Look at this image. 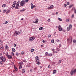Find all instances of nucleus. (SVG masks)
I'll use <instances>...</instances> for the list:
<instances>
[{
	"mask_svg": "<svg viewBox=\"0 0 76 76\" xmlns=\"http://www.w3.org/2000/svg\"><path fill=\"white\" fill-rule=\"evenodd\" d=\"M70 74H71V75H73V74H74V73H75L74 72V71H73L72 70L71 71V72H70Z\"/></svg>",
	"mask_w": 76,
	"mask_h": 76,
	"instance_id": "nucleus-12",
	"label": "nucleus"
},
{
	"mask_svg": "<svg viewBox=\"0 0 76 76\" xmlns=\"http://www.w3.org/2000/svg\"><path fill=\"white\" fill-rule=\"evenodd\" d=\"M13 3H14V4H17V3H16V1H14L13 2Z\"/></svg>",
	"mask_w": 76,
	"mask_h": 76,
	"instance_id": "nucleus-46",
	"label": "nucleus"
},
{
	"mask_svg": "<svg viewBox=\"0 0 76 76\" xmlns=\"http://www.w3.org/2000/svg\"><path fill=\"white\" fill-rule=\"evenodd\" d=\"M51 9V8L50 7H48L47 8V9L48 10V9Z\"/></svg>",
	"mask_w": 76,
	"mask_h": 76,
	"instance_id": "nucleus-38",
	"label": "nucleus"
},
{
	"mask_svg": "<svg viewBox=\"0 0 76 76\" xmlns=\"http://www.w3.org/2000/svg\"><path fill=\"white\" fill-rule=\"evenodd\" d=\"M57 73V70H54L53 72V74H55V73Z\"/></svg>",
	"mask_w": 76,
	"mask_h": 76,
	"instance_id": "nucleus-13",
	"label": "nucleus"
},
{
	"mask_svg": "<svg viewBox=\"0 0 76 76\" xmlns=\"http://www.w3.org/2000/svg\"><path fill=\"white\" fill-rule=\"evenodd\" d=\"M8 57L9 59H11L12 58V56L10 55H9L8 56Z\"/></svg>",
	"mask_w": 76,
	"mask_h": 76,
	"instance_id": "nucleus-10",
	"label": "nucleus"
},
{
	"mask_svg": "<svg viewBox=\"0 0 76 76\" xmlns=\"http://www.w3.org/2000/svg\"><path fill=\"white\" fill-rule=\"evenodd\" d=\"M72 25H70L69 26V27H68L67 28L66 30L68 31H69L71 29H72Z\"/></svg>",
	"mask_w": 76,
	"mask_h": 76,
	"instance_id": "nucleus-3",
	"label": "nucleus"
},
{
	"mask_svg": "<svg viewBox=\"0 0 76 76\" xmlns=\"http://www.w3.org/2000/svg\"><path fill=\"white\" fill-rule=\"evenodd\" d=\"M50 7L51 8H53V7H54V6L53 5H50Z\"/></svg>",
	"mask_w": 76,
	"mask_h": 76,
	"instance_id": "nucleus-39",
	"label": "nucleus"
},
{
	"mask_svg": "<svg viewBox=\"0 0 76 76\" xmlns=\"http://www.w3.org/2000/svg\"><path fill=\"white\" fill-rule=\"evenodd\" d=\"M10 10H9L7 11L6 12L7 14H8V13H10Z\"/></svg>",
	"mask_w": 76,
	"mask_h": 76,
	"instance_id": "nucleus-16",
	"label": "nucleus"
},
{
	"mask_svg": "<svg viewBox=\"0 0 76 76\" xmlns=\"http://www.w3.org/2000/svg\"><path fill=\"white\" fill-rule=\"evenodd\" d=\"M72 10H76L75 9V7H73L72 8Z\"/></svg>",
	"mask_w": 76,
	"mask_h": 76,
	"instance_id": "nucleus-43",
	"label": "nucleus"
},
{
	"mask_svg": "<svg viewBox=\"0 0 76 76\" xmlns=\"http://www.w3.org/2000/svg\"><path fill=\"white\" fill-rule=\"evenodd\" d=\"M16 56H19V54H18V53H17L16 54Z\"/></svg>",
	"mask_w": 76,
	"mask_h": 76,
	"instance_id": "nucleus-53",
	"label": "nucleus"
},
{
	"mask_svg": "<svg viewBox=\"0 0 76 76\" xmlns=\"http://www.w3.org/2000/svg\"><path fill=\"white\" fill-rule=\"evenodd\" d=\"M66 6H67V4H64V7H66Z\"/></svg>",
	"mask_w": 76,
	"mask_h": 76,
	"instance_id": "nucleus-55",
	"label": "nucleus"
},
{
	"mask_svg": "<svg viewBox=\"0 0 76 76\" xmlns=\"http://www.w3.org/2000/svg\"><path fill=\"white\" fill-rule=\"evenodd\" d=\"M26 60H23V62H26Z\"/></svg>",
	"mask_w": 76,
	"mask_h": 76,
	"instance_id": "nucleus-49",
	"label": "nucleus"
},
{
	"mask_svg": "<svg viewBox=\"0 0 76 76\" xmlns=\"http://www.w3.org/2000/svg\"><path fill=\"white\" fill-rule=\"evenodd\" d=\"M5 48L6 50H8L9 49V47L7 46V45H6V46H5Z\"/></svg>",
	"mask_w": 76,
	"mask_h": 76,
	"instance_id": "nucleus-19",
	"label": "nucleus"
},
{
	"mask_svg": "<svg viewBox=\"0 0 76 76\" xmlns=\"http://www.w3.org/2000/svg\"><path fill=\"white\" fill-rule=\"evenodd\" d=\"M72 6H73V5H71L69 7V8L70 9V8H71Z\"/></svg>",
	"mask_w": 76,
	"mask_h": 76,
	"instance_id": "nucleus-37",
	"label": "nucleus"
},
{
	"mask_svg": "<svg viewBox=\"0 0 76 76\" xmlns=\"http://www.w3.org/2000/svg\"><path fill=\"white\" fill-rule=\"evenodd\" d=\"M38 20L37 19L35 22L34 21L33 22V23H38Z\"/></svg>",
	"mask_w": 76,
	"mask_h": 76,
	"instance_id": "nucleus-14",
	"label": "nucleus"
},
{
	"mask_svg": "<svg viewBox=\"0 0 76 76\" xmlns=\"http://www.w3.org/2000/svg\"><path fill=\"white\" fill-rule=\"evenodd\" d=\"M56 42H60V40H59L58 39H57L56 40Z\"/></svg>",
	"mask_w": 76,
	"mask_h": 76,
	"instance_id": "nucleus-47",
	"label": "nucleus"
},
{
	"mask_svg": "<svg viewBox=\"0 0 76 76\" xmlns=\"http://www.w3.org/2000/svg\"><path fill=\"white\" fill-rule=\"evenodd\" d=\"M67 41L69 43H72V37H69V38L67 39Z\"/></svg>",
	"mask_w": 76,
	"mask_h": 76,
	"instance_id": "nucleus-2",
	"label": "nucleus"
},
{
	"mask_svg": "<svg viewBox=\"0 0 76 76\" xmlns=\"http://www.w3.org/2000/svg\"><path fill=\"white\" fill-rule=\"evenodd\" d=\"M75 13H76V10H75Z\"/></svg>",
	"mask_w": 76,
	"mask_h": 76,
	"instance_id": "nucleus-64",
	"label": "nucleus"
},
{
	"mask_svg": "<svg viewBox=\"0 0 76 76\" xmlns=\"http://www.w3.org/2000/svg\"><path fill=\"white\" fill-rule=\"evenodd\" d=\"M25 2L23 1H21V3L20 4V6H23V5H25Z\"/></svg>",
	"mask_w": 76,
	"mask_h": 76,
	"instance_id": "nucleus-4",
	"label": "nucleus"
},
{
	"mask_svg": "<svg viewBox=\"0 0 76 76\" xmlns=\"http://www.w3.org/2000/svg\"><path fill=\"white\" fill-rule=\"evenodd\" d=\"M58 28L59 31H62V28H61L60 25H59Z\"/></svg>",
	"mask_w": 76,
	"mask_h": 76,
	"instance_id": "nucleus-5",
	"label": "nucleus"
},
{
	"mask_svg": "<svg viewBox=\"0 0 76 76\" xmlns=\"http://www.w3.org/2000/svg\"><path fill=\"white\" fill-rule=\"evenodd\" d=\"M43 29V27H41L39 28V30L40 31H41V30H42Z\"/></svg>",
	"mask_w": 76,
	"mask_h": 76,
	"instance_id": "nucleus-24",
	"label": "nucleus"
},
{
	"mask_svg": "<svg viewBox=\"0 0 76 76\" xmlns=\"http://www.w3.org/2000/svg\"><path fill=\"white\" fill-rule=\"evenodd\" d=\"M66 22H69V20L68 19H66Z\"/></svg>",
	"mask_w": 76,
	"mask_h": 76,
	"instance_id": "nucleus-40",
	"label": "nucleus"
},
{
	"mask_svg": "<svg viewBox=\"0 0 76 76\" xmlns=\"http://www.w3.org/2000/svg\"><path fill=\"white\" fill-rule=\"evenodd\" d=\"M14 36H16V37L17 36V34H16L15 33L14 34Z\"/></svg>",
	"mask_w": 76,
	"mask_h": 76,
	"instance_id": "nucleus-45",
	"label": "nucleus"
},
{
	"mask_svg": "<svg viewBox=\"0 0 76 76\" xmlns=\"http://www.w3.org/2000/svg\"><path fill=\"white\" fill-rule=\"evenodd\" d=\"M6 58L4 56H1L0 57V60L1 61H0V64H2L3 63H4L6 61Z\"/></svg>",
	"mask_w": 76,
	"mask_h": 76,
	"instance_id": "nucleus-1",
	"label": "nucleus"
},
{
	"mask_svg": "<svg viewBox=\"0 0 76 76\" xmlns=\"http://www.w3.org/2000/svg\"><path fill=\"white\" fill-rule=\"evenodd\" d=\"M39 58V57L38 56H37L35 57V60H38Z\"/></svg>",
	"mask_w": 76,
	"mask_h": 76,
	"instance_id": "nucleus-21",
	"label": "nucleus"
},
{
	"mask_svg": "<svg viewBox=\"0 0 76 76\" xmlns=\"http://www.w3.org/2000/svg\"><path fill=\"white\" fill-rule=\"evenodd\" d=\"M73 72H74V73H76V69H75L73 71Z\"/></svg>",
	"mask_w": 76,
	"mask_h": 76,
	"instance_id": "nucleus-41",
	"label": "nucleus"
},
{
	"mask_svg": "<svg viewBox=\"0 0 76 76\" xmlns=\"http://www.w3.org/2000/svg\"><path fill=\"white\" fill-rule=\"evenodd\" d=\"M12 7H15V4H13L12 5Z\"/></svg>",
	"mask_w": 76,
	"mask_h": 76,
	"instance_id": "nucleus-58",
	"label": "nucleus"
},
{
	"mask_svg": "<svg viewBox=\"0 0 76 76\" xmlns=\"http://www.w3.org/2000/svg\"><path fill=\"white\" fill-rule=\"evenodd\" d=\"M73 42L74 43H76V40L74 39L73 40Z\"/></svg>",
	"mask_w": 76,
	"mask_h": 76,
	"instance_id": "nucleus-36",
	"label": "nucleus"
},
{
	"mask_svg": "<svg viewBox=\"0 0 76 76\" xmlns=\"http://www.w3.org/2000/svg\"><path fill=\"white\" fill-rule=\"evenodd\" d=\"M35 37H31L29 39V41H32L34 39H35Z\"/></svg>",
	"mask_w": 76,
	"mask_h": 76,
	"instance_id": "nucleus-6",
	"label": "nucleus"
},
{
	"mask_svg": "<svg viewBox=\"0 0 76 76\" xmlns=\"http://www.w3.org/2000/svg\"><path fill=\"white\" fill-rule=\"evenodd\" d=\"M15 54H14V53L13 52H12L11 53V56H13Z\"/></svg>",
	"mask_w": 76,
	"mask_h": 76,
	"instance_id": "nucleus-18",
	"label": "nucleus"
},
{
	"mask_svg": "<svg viewBox=\"0 0 76 76\" xmlns=\"http://www.w3.org/2000/svg\"><path fill=\"white\" fill-rule=\"evenodd\" d=\"M52 56H53V54H52L51 53H50L48 55V56H50V57H51Z\"/></svg>",
	"mask_w": 76,
	"mask_h": 76,
	"instance_id": "nucleus-26",
	"label": "nucleus"
},
{
	"mask_svg": "<svg viewBox=\"0 0 76 76\" xmlns=\"http://www.w3.org/2000/svg\"><path fill=\"white\" fill-rule=\"evenodd\" d=\"M45 56H48L49 54L48 53V52H46L45 53Z\"/></svg>",
	"mask_w": 76,
	"mask_h": 76,
	"instance_id": "nucleus-22",
	"label": "nucleus"
},
{
	"mask_svg": "<svg viewBox=\"0 0 76 76\" xmlns=\"http://www.w3.org/2000/svg\"><path fill=\"white\" fill-rule=\"evenodd\" d=\"M22 68V65L20 64L19 66V69H20Z\"/></svg>",
	"mask_w": 76,
	"mask_h": 76,
	"instance_id": "nucleus-15",
	"label": "nucleus"
},
{
	"mask_svg": "<svg viewBox=\"0 0 76 76\" xmlns=\"http://www.w3.org/2000/svg\"><path fill=\"white\" fill-rule=\"evenodd\" d=\"M69 2H67L66 3V4H67V5H69Z\"/></svg>",
	"mask_w": 76,
	"mask_h": 76,
	"instance_id": "nucleus-52",
	"label": "nucleus"
},
{
	"mask_svg": "<svg viewBox=\"0 0 76 76\" xmlns=\"http://www.w3.org/2000/svg\"><path fill=\"white\" fill-rule=\"evenodd\" d=\"M60 49L59 48H56V50L57 51H60Z\"/></svg>",
	"mask_w": 76,
	"mask_h": 76,
	"instance_id": "nucleus-25",
	"label": "nucleus"
},
{
	"mask_svg": "<svg viewBox=\"0 0 76 76\" xmlns=\"http://www.w3.org/2000/svg\"><path fill=\"white\" fill-rule=\"evenodd\" d=\"M6 4H4L2 5V7H6Z\"/></svg>",
	"mask_w": 76,
	"mask_h": 76,
	"instance_id": "nucleus-27",
	"label": "nucleus"
},
{
	"mask_svg": "<svg viewBox=\"0 0 76 76\" xmlns=\"http://www.w3.org/2000/svg\"><path fill=\"white\" fill-rule=\"evenodd\" d=\"M19 64H23V62L21 61L19 63Z\"/></svg>",
	"mask_w": 76,
	"mask_h": 76,
	"instance_id": "nucleus-30",
	"label": "nucleus"
},
{
	"mask_svg": "<svg viewBox=\"0 0 76 76\" xmlns=\"http://www.w3.org/2000/svg\"><path fill=\"white\" fill-rule=\"evenodd\" d=\"M52 51H54V49H52Z\"/></svg>",
	"mask_w": 76,
	"mask_h": 76,
	"instance_id": "nucleus-63",
	"label": "nucleus"
},
{
	"mask_svg": "<svg viewBox=\"0 0 76 76\" xmlns=\"http://www.w3.org/2000/svg\"><path fill=\"white\" fill-rule=\"evenodd\" d=\"M51 37V35H48V38H50V37Z\"/></svg>",
	"mask_w": 76,
	"mask_h": 76,
	"instance_id": "nucleus-51",
	"label": "nucleus"
},
{
	"mask_svg": "<svg viewBox=\"0 0 76 76\" xmlns=\"http://www.w3.org/2000/svg\"><path fill=\"white\" fill-rule=\"evenodd\" d=\"M36 61L37 62V64H39L40 63H39V59H37L36 60Z\"/></svg>",
	"mask_w": 76,
	"mask_h": 76,
	"instance_id": "nucleus-9",
	"label": "nucleus"
},
{
	"mask_svg": "<svg viewBox=\"0 0 76 76\" xmlns=\"http://www.w3.org/2000/svg\"><path fill=\"white\" fill-rule=\"evenodd\" d=\"M25 10H26V9L22 10L20 11V12H23V11H25Z\"/></svg>",
	"mask_w": 76,
	"mask_h": 76,
	"instance_id": "nucleus-29",
	"label": "nucleus"
},
{
	"mask_svg": "<svg viewBox=\"0 0 76 76\" xmlns=\"http://www.w3.org/2000/svg\"><path fill=\"white\" fill-rule=\"evenodd\" d=\"M12 52H15V48H12Z\"/></svg>",
	"mask_w": 76,
	"mask_h": 76,
	"instance_id": "nucleus-20",
	"label": "nucleus"
},
{
	"mask_svg": "<svg viewBox=\"0 0 76 76\" xmlns=\"http://www.w3.org/2000/svg\"><path fill=\"white\" fill-rule=\"evenodd\" d=\"M59 48H60L61 47V44H60L59 45Z\"/></svg>",
	"mask_w": 76,
	"mask_h": 76,
	"instance_id": "nucleus-59",
	"label": "nucleus"
},
{
	"mask_svg": "<svg viewBox=\"0 0 76 76\" xmlns=\"http://www.w3.org/2000/svg\"><path fill=\"white\" fill-rule=\"evenodd\" d=\"M18 31H15V34H17V35H18Z\"/></svg>",
	"mask_w": 76,
	"mask_h": 76,
	"instance_id": "nucleus-35",
	"label": "nucleus"
},
{
	"mask_svg": "<svg viewBox=\"0 0 76 76\" xmlns=\"http://www.w3.org/2000/svg\"><path fill=\"white\" fill-rule=\"evenodd\" d=\"M59 63H61V61L60 60H59V61H58Z\"/></svg>",
	"mask_w": 76,
	"mask_h": 76,
	"instance_id": "nucleus-44",
	"label": "nucleus"
},
{
	"mask_svg": "<svg viewBox=\"0 0 76 76\" xmlns=\"http://www.w3.org/2000/svg\"><path fill=\"white\" fill-rule=\"evenodd\" d=\"M24 53H25L24 52H21L22 54H24Z\"/></svg>",
	"mask_w": 76,
	"mask_h": 76,
	"instance_id": "nucleus-57",
	"label": "nucleus"
},
{
	"mask_svg": "<svg viewBox=\"0 0 76 76\" xmlns=\"http://www.w3.org/2000/svg\"><path fill=\"white\" fill-rule=\"evenodd\" d=\"M14 69L16 72H18V69L16 66H14Z\"/></svg>",
	"mask_w": 76,
	"mask_h": 76,
	"instance_id": "nucleus-8",
	"label": "nucleus"
},
{
	"mask_svg": "<svg viewBox=\"0 0 76 76\" xmlns=\"http://www.w3.org/2000/svg\"><path fill=\"white\" fill-rule=\"evenodd\" d=\"M19 6V4H17L16 6L15 7V9H19V7H18Z\"/></svg>",
	"mask_w": 76,
	"mask_h": 76,
	"instance_id": "nucleus-7",
	"label": "nucleus"
},
{
	"mask_svg": "<svg viewBox=\"0 0 76 76\" xmlns=\"http://www.w3.org/2000/svg\"><path fill=\"white\" fill-rule=\"evenodd\" d=\"M74 17V15H72V18H73Z\"/></svg>",
	"mask_w": 76,
	"mask_h": 76,
	"instance_id": "nucleus-61",
	"label": "nucleus"
},
{
	"mask_svg": "<svg viewBox=\"0 0 76 76\" xmlns=\"http://www.w3.org/2000/svg\"><path fill=\"white\" fill-rule=\"evenodd\" d=\"M31 52H34V49H31Z\"/></svg>",
	"mask_w": 76,
	"mask_h": 76,
	"instance_id": "nucleus-28",
	"label": "nucleus"
},
{
	"mask_svg": "<svg viewBox=\"0 0 76 76\" xmlns=\"http://www.w3.org/2000/svg\"><path fill=\"white\" fill-rule=\"evenodd\" d=\"M0 49L1 50H2V49H4V47L3 46H2L0 48Z\"/></svg>",
	"mask_w": 76,
	"mask_h": 76,
	"instance_id": "nucleus-33",
	"label": "nucleus"
},
{
	"mask_svg": "<svg viewBox=\"0 0 76 76\" xmlns=\"http://www.w3.org/2000/svg\"><path fill=\"white\" fill-rule=\"evenodd\" d=\"M12 72L14 73H16V71L15 70H13Z\"/></svg>",
	"mask_w": 76,
	"mask_h": 76,
	"instance_id": "nucleus-48",
	"label": "nucleus"
},
{
	"mask_svg": "<svg viewBox=\"0 0 76 76\" xmlns=\"http://www.w3.org/2000/svg\"><path fill=\"white\" fill-rule=\"evenodd\" d=\"M31 9H33V4L32 3H31Z\"/></svg>",
	"mask_w": 76,
	"mask_h": 76,
	"instance_id": "nucleus-17",
	"label": "nucleus"
},
{
	"mask_svg": "<svg viewBox=\"0 0 76 76\" xmlns=\"http://www.w3.org/2000/svg\"><path fill=\"white\" fill-rule=\"evenodd\" d=\"M16 44H15L14 45V47H16Z\"/></svg>",
	"mask_w": 76,
	"mask_h": 76,
	"instance_id": "nucleus-62",
	"label": "nucleus"
},
{
	"mask_svg": "<svg viewBox=\"0 0 76 76\" xmlns=\"http://www.w3.org/2000/svg\"><path fill=\"white\" fill-rule=\"evenodd\" d=\"M56 15H58V12H56Z\"/></svg>",
	"mask_w": 76,
	"mask_h": 76,
	"instance_id": "nucleus-60",
	"label": "nucleus"
},
{
	"mask_svg": "<svg viewBox=\"0 0 76 76\" xmlns=\"http://www.w3.org/2000/svg\"><path fill=\"white\" fill-rule=\"evenodd\" d=\"M25 69H23L22 70V72L23 73H25Z\"/></svg>",
	"mask_w": 76,
	"mask_h": 76,
	"instance_id": "nucleus-11",
	"label": "nucleus"
},
{
	"mask_svg": "<svg viewBox=\"0 0 76 76\" xmlns=\"http://www.w3.org/2000/svg\"><path fill=\"white\" fill-rule=\"evenodd\" d=\"M7 23H8V22H7V21H6L4 23H5V24H7Z\"/></svg>",
	"mask_w": 76,
	"mask_h": 76,
	"instance_id": "nucleus-50",
	"label": "nucleus"
},
{
	"mask_svg": "<svg viewBox=\"0 0 76 76\" xmlns=\"http://www.w3.org/2000/svg\"><path fill=\"white\" fill-rule=\"evenodd\" d=\"M58 20H59L60 21H62V19L60 18H58Z\"/></svg>",
	"mask_w": 76,
	"mask_h": 76,
	"instance_id": "nucleus-31",
	"label": "nucleus"
},
{
	"mask_svg": "<svg viewBox=\"0 0 76 76\" xmlns=\"http://www.w3.org/2000/svg\"><path fill=\"white\" fill-rule=\"evenodd\" d=\"M51 42L52 43H54V39H53L51 40Z\"/></svg>",
	"mask_w": 76,
	"mask_h": 76,
	"instance_id": "nucleus-34",
	"label": "nucleus"
},
{
	"mask_svg": "<svg viewBox=\"0 0 76 76\" xmlns=\"http://www.w3.org/2000/svg\"><path fill=\"white\" fill-rule=\"evenodd\" d=\"M28 1L29 0H24L23 1H24V3H27Z\"/></svg>",
	"mask_w": 76,
	"mask_h": 76,
	"instance_id": "nucleus-23",
	"label": "nucleus"
},
{
	"mask_svg": "<svg viewBox=\"0 0 76 76\" xmlns=\"http://www.w3.org/2000/svg\"><path fill=\"white\" fill-rule=\"evenodd\" d=\"M20 32L18 31V34L17 35H20Z\"/></svg>",
	"mask_w": 76,
	"mask_h": 76,
	"instance_id": "nucleus-42",
	"label": "nucleus"
},
{
	"mask_svg": "<svg viewBox=\"0 0 76 76\" xmlns=\"http://www.w3.org/2000/svg\"><path fill=\"white\" fill-rule=\"evenodd\" d=\"M21 2H20V1H18L17 3V4H20V3Z\"/></svg>",
	"mask_w": 76,
	"mask_h": 76,
	"instance_id": "nucleus-32",
	"label": "nucleus"
},
{
	"mask_svg": "<svg viewBox=\"0 0 76 76\" xmlns=\"http://www.w3.org/2000/svg\"><path fill=\"white\" fill-rule=\"evenodd\" d=\"M48 22H50V19H49L47 20Z\"/></svg>",
	"mask_w": 76,
	"mask_h": 76,
	"instance_id": "nucleus-56",
	"label": "nucleus"
},
{
	"mask_svg": "<svg viewBox=\"0 0 76 76\" xmlns=\"http://www.w3.org/2000/svg\"><path fill=\"white\" fill-rule=\"evenodd\" d=\"M42 42H43V43H45V40H43L42 41Z\"/></svg>",
	"mask_w": 76,
	"mask_h": 76,
	"instance_id": "nucleus-54",
	"label": "nucleus"
}]
</instances>
